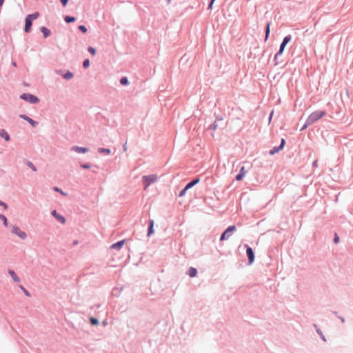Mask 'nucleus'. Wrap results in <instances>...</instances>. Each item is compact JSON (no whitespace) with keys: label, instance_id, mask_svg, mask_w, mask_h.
<instances>
[{"label":"nucleus","instance_id":"nucleus-1","mask_svg":"<svg viewBox=\"0 0 353 353\" xmlns=\"http://www.w3.org/2000/svg\"><path fill=\"white\" fill-rule=\"evenodd\" d=\"M325 115V111H315L312 112L307 118V125H312Z\"/></svg>","mask_w":353,"mask_h":353},{"label":"nucleus","instance_id":"nucleus-2","mask_svg":"<svg viewBox=\"0 0 353 353\" xmlns=\"http://www.w3.org/2000/svg\"><path fill=\"white\" fill-rule=\"evenodd\" d=\"M157 179H158V177L156 174H150L148 176H143L142 179H143V183L144 184V190H146L150 184L157 181Z\"/></svg>","mask_w":353,"mask_h":353},{"label":"nucleus","instance_id":"nucleus-3","mask_svg":"<svg viewBox=\"0 0 353 353\" xmlns=\"http://www.w3.org/2000/svg\"><path fill=\"white\" fill-rule=\"evenodd\" d=\"M21 98L31 103H37L39 101L36 96L31 94H23Z\"/></svg>","mask_w":353,"mask_h":353},{"label":"nucleus","instance_id":"nucleus-4","mask_svg":"<svg viewBox=\"0 0 353 353\" xmlns=\"http://www.w3.org/2000/svg\"><path fill=\"white\" fill-rule=\"evenodd\" d=\"M290 40H291V36H290V35L284 37L283 42L280 46L279 51L275 55V59H276L279 54H282L285 46L290 41Z\"/></svg>","mask_w":353,"mask_h":353},{"label":"nucleus","instance_id":"nucleus-5","mask_svg":"<svg viewBox=\"0 0 353 353\" xmlns=\"http://www.w3.org/2000/svg\"><path fill=\"white\" fill-rule=\"evenodd\" d=\"M236 230V227L234 225H231L228 227L226 230L222 234L220 240L223 241L225 239H228L230 236V234Z\"/></svg>","mask_w":353,"mask_h":353},{"label":"nucleus","instance_id":"nucleus-6","mask_svg":"<svg viewBox=\"0 0 353 353\" xmlns=\"http://www.w3.org/2000/svg\"><path fill=\"white\" fill-rule=\"evenodd\" d=\"M12 232L17 235L19 238L21 239H25L27 236L26 232L21 231L20 228L18 226H13L12 228Z\"/></svg>","mask_w":353,"mask_h":353},{"label":"nucleus","instance_id":"nucleus-7","mask_svg":"<svg viewBox=\"0 0 353 353\" xmlns=\"http://www.w3.org/2000/svg\"><path fill=\"white\" fill-rule=\"evenodd\" d=\"M197 183H199V179H195L194 180L188 183L185 188L179 193V196H183L185 194L186 190L196 185Z\"/></svg>","mask_w":353,"mask_h":353},{"label":"nucleus","instance_id":"nucleus-8","mask_svg":"<svg viewBox=\"0 0 353 353\" xmlns=\"http://www.w3.org/2000/svg\"><path fill=\"white\" fill-rule=\"evenodd\" d=\"M285 139H281V145L279 147H274L270 151V154L271 155H274V154L277 153L278 152H279L280 150H281L284 145H285Z\"/></svg>","mask_w":353,"mask_h":353},{"label":"nucleus","instance_id":"nucleus-9","mask_svg":"<svg viewBox=\"0 0 353 353\" xmlns=\"http://www.w3.org/2000/svg\"><path fill=\"white\" fill-rule=\"evenodd\" d=\"M246 253L249 259V263H252L254 260V254L252 249L250 247H248L246 250Z\"/></svg>","mask_w":353,"mask_h":353},{"label":"nucleus","instance_id":"nucleus-10","mask_svg":"<svg viewBox=\"0 0 353 353\" xmlns=\"http://www.w3.org/2000/svg\"><path fill=\"white\" fill-rule=\"evenodd\" d=\"M51 214L57 221H60L61 223L63 224L65 223V219L61 214H58L56 210H52Z\"/></svg>","mask_w":353,"mask_h":353},{"label":"nucleus","instance_id":"nucleus-11","mask_svg":"<svg viewBox=\"0 0 353 353\" xmlns=\"http://www.w3.org/2000/svg\"><path fill=\"white\" fill-rule=\"evenodd\" d=\"M72 150L78 153H85L88 151V148L79 146H74Z\"/></svg>","mask_w":353,"mask_h":353},{"label":"nucleus","instance_id":"nucleus-12","mask_svg":"<svg viewBox=\"0 0 353 353\" xmlns=\"http://www.w3.org/2000/svg\"><path fill=\"white\" fill-rule=\"evenodd\" d=\"M32 26V21L28 18H26V23L24 30L26 32H28L30 30Z\"/></svg>","mask_w":353,"mask_h":353},{"label":"nucleus","instance_id":"nucleus-13","mask_svg":"<svg viewBox=\"0 0 353 353\" xmlns=\"http://www.w3.org/2000/svg\"><path fill=\"white\" fill-rule=\"evenodd\" d=\"M21 118L27 121L30 125H32L33 127L36 126L37 125V122L32 120L31 118L26 116V115H21Z\"/></svg>","mask_w":353,"mask_h":353},{"label":"nucleus","instance_id":"nucleus-14","mask_svg":"<svg viewBox=\"0 0 353 353\" xmlns=\"http://www.w3.org/2000/svg\"><path fill=\"white\" fill-rule=\"evenodd\" d=\"M8 273L10 275V276L12 278V279L14 280V282L18 283L20 281V279L17 276V275L13 270H10L8 271Z\"/></svg>","mask_w":353,"mask_h":353},{"label":"nucleus","instance_id":"nucleus-15","mask_svg":"<svg viewBox=\"0 0 353 353\" xmlns=\"http://www.w3.org/2000/svg\"><path fill=\"white\" fill-rule=\"evenodd\" d=\"M245 168L244 167H242L241 170H240V172L239 174H238L236 176V179L237 181H240L243 179V177L245 176Z\"/></svg>","mask_w":353,"mask_h":353},{"label":"nucleus","instance_id":"nucleus-16","mask_svg":"<svg viewBox=\"0 0 353 353\" xmlns=\"http://www.w3.org/2000/svg\"><path fill=\"white\" fill-rule=\"evenodd\" d=\"M0 137L4 138L6 141H9L10 140L9 134L3 129L0 130Z\"/></svg>","mask_w":353,"mask_h":353},{"label":"nucleus","instance_id":"nucleus-17","mask_svg":"<svg viewBox=\"0 0 353 353\" xmlns=\"http://www.w3.org/2000/svg\"><path fill=\"white\" fill-rule=\"evenodd\" d=\"M124 243H125V240L119 241V242L112 245L111 248H114V249H120L123 245Z\"/></svg>","mask_w":353,"mask_h":353},{"label":"nucleus","instance_id":"nucleus-18","mask_svg":"<svg viewBox=\"0 0 353 353\" xmlns=\"http://www.w3.org/2000/svg\"><path fill=\"white\" fill-rule=\"evenodd\" d=\"M153 227H154V221L153 220H150V225H149L148 232V236H150L152 234H153V232H154Z\"/></svg>","mask_w":353,"mask_h":353},{"label":"nucleus","instance_id":"nucleus-19","mask_svg":"<svg viewBox=\"0 0 353 353\" xmlns=\"http://www.w3.org/2000/svg\"><path fill=\"white\" fill-rule=\"evenodd\" d=\"M39 16V12H34V13H33V14H28V15L26 17V18H28V19H30V20L32 21V20L37 19V17H38Z\"/></svg>","mask_w":353,"mask_h":353},{"label":"nucleus","instance_id":"nucleus-20","mask_svg":"<svg viewBox=\"0 0 353 353\" xmlns=\"http://www.w3.org/2000/svg\"><path fill=\"white\" fill-rule=\"evenodd\" d=\"M41 31L43 34L44 37H48L50 34V31L46 27H42Z\"/></svg>","mask_w":353,"mask_h":353},{"label":"nucleus","instance_id":"nucleus-21","mask_svg":"<svg viewBox=\"0 0 353 353\" xmlns=\"http://www.w3.org/2000/svg\"><path fill=\"white\" fill-rule=\"evenodd\" d=\"M196 273H197V270L196 268H190L189 269L188 274L190 275V276H191V277L195 276L196 275Z\"/></svg>","mask_w":353,"mask_h":353},{"label":"nucleus","instance_id":"nucleus-22","mask_svg":"<svg viewBox=\"0 0 353 353\" xmlns=\"http://www.w3.org/2000/svg\"><path fill=\"white\" fill-rule=\"evenodd\" d=\"M98 151H99V153H105L107 154H109L111 152L110 149L103 148H99Z\"/></svg>","mask_w":353,"mask_h":353},{"label":"nucleus","instance_id":"nucleus-23","mask_svg":"<svg viewBox=\"0 0 353 353\" xmlns=\"http://www.w3.org/2000/svg\"><path fill=\"white\" fill-rule=\"evenodd\" d=\"M270 23H268L266 26L265 29V40H267L270 34Z\"/></svg>","mask_w":353,"mask_h":353},{"label":"nucleus","instance_id":"nucleus-24","mask_svg":"<svg viewBox=\"0 0 353 353\" xmlns=\"http://www.w3.org/2000/svg\"><path fill=\"white\" fill-rule=\"evenodd\" d=\"M65 21L67 23L74 22L75 21V18L74 17L66 16L65 17Z\"/></svg>","mask_w":353,"mask_h":353},{"label":"nucleus","instance_id":"nucleus-25","mask_svg":"<svg viewBox=\"0 0 353 353\" xmlns=\"http://www.w3.org/2000/svg\"><path fill=\"white\" fill-rule=\"evenodd\" d=\"M73 74L70 72H68L65 74H63V78L65 79H70L73 77Z\"/></svg>","mask_w":353,"mask_h":353},{"label":"nucleus","instance_id":"nucleus-26","mask_svg":"<svg viewBox=\"0 0 353 353\" xmlns=\"http://www.w3.org/2000/svg\"><path fill=\"white\" fill-rule=\"evenodd\" d=\"M120 82L122 85H126L128 84V78L125 77H123L121 79Z\"/></svg>","mask_w":353,"mask_h":353},{"label":"nucleus","instance_id":"nucleus-27","mask_svg":"<svg viewBox=\"0 0 353 353\" xmlns=\"http://www.w3.org/2000/svg\"><path fill=\"white\" fill-rule=\"evenodd\" d=\"M0 219H1V220H3V225H4L5 226H7V225H8V221H7V219H6V217L4 215H3V214H0Z\"/></svg>","mask_w":353,"mask_h":353},{"label":"nucleus","instance_id":"nucleus-28","mask_svg":"<svg viewBox=\"0 0 353 353\" xmlns=\"http://www.w3.org/2000/svg\"><path fill=\"white\" fill-rule=\"evenodd\" d=\"M88 52H89L90 53H91V54H92V55H93V56H94V55H95V54H96V50H95L94 48H92V47H91V46H90V47H88Z\"/></svg>","mask_w":353,"mask_h":353},{"label":"nucleus","instance_id":"nucleus-29","mask_svg":"<svg viewBox=\"0 0 353 353\" xmlns=\"http://www.w3.org/2000/svg\"><path fill=\"white\" fill-rule=\"evenodd\" d=\"M28 166L29 168H30L34 172H36L37 171V168L36 167L31 163V162H28L27 163Z\"/></svg>","mask_w":353,"mask_h":353},{"label":"nucleus","instance_id":"nucleus-30","mask_svg":"<svg viewBox=\"0 0 353 353\" xmlns=\"http://www.w3.org/2000/svg\"><path fill=\"white\" fill-rule=\"evenodd\" d=\"M90 323L92 324V325H97L99 323V321L95 319V318H90Z\"/></svg>","mask_w":353,"mask_h":353},{"label":"nucleus","instance_id":"nucleus-31","mask_svg":"<svg viewBox=\"0 0 353 353\" xmlns=\"http://www.w3.org/2000/svg\"><path fill=\"white\" fill-rule=\"evenodd\" d=\"M83 65L85 68H87L90 65V61L89 59H85Z\"/></svg>","mask_w":353,"mask_h":353},{"label":"nucleus","instance_id":"nucleus-32","mask_svg":"<svg viewBox=\"0 0 353 353\" xmlns=\"http://www.w3.org/2000/svg\"><path fill=\"white\" fill-rule=\"evenodd\" d=\"M79 29L83 33H85L87 32V28L85 26H79Z\"/></svg>","mask_w":353,"mask_h":353},{"label":"nucleus","instance_id":"nucleus-33","mask_svg":"<svg viewBox=\"0 0 353 353\" xmlns=\"http://www.w3.org/2000/svg\"><path fill=\"white\" fill-rule=\"evenodd\" d=\"M54 190L56 191V192H60L62 195H66L65 193H64L61 190H60L59 188L57 187H54Z\"/></svg>","mask_w":353,"mask_h":353},{"label":"nucleus","instance_id":"nucleus-34","mask_svg":"<svg viewBox=\"0 0 353 353\" xmlns=\"http://www.w3.org/2000/svg\"><path fill=\"white\" fill-rule=\"evenodd\" d=\"M21 288V290L23 291L24 294L28 296H30V293L28 292V291L25 289L23 286H21L20 287Z\"/></svg>","mask_w":353,"mask_h":353},{"label":"nucleus","instance_id":"nucleus-35","mask_svg":"<svg viewBox=\"0 0 353 353\" xmlns=\"http://www.w3.org/2000/svg\"><path fill=\"white\" fill-rule=\"evenodd\" d=\"M339 236L336 234H335L334 239V242L335 243H337L339 242Z\"/></svg>","mask_w":353,"mask_h":353},{"label":"nucleus","instance_id":"nucleus-36","mask_svg":"<svg viewBox=\"0 0 353 353\" xmlns=\"http://www.w3.org/2000/svg\"><path fill=\"white\" fill-rule=\"evenodd\" d=\"M0 205L3 206L5 210L8 208V205L6 203L0 201Z\"/></svg>","mask_w":353,"mask_h":353},{"label":"nucleus","instance_id":"nucleus-37","mask_svg":"<svg viewBox=\"0 0 353 353\" xmlns=\"http://www.w3.org/2000/svg\"><path fill=\"white\" fill-rule=\"evenodd\" d=\"M310 125H307V121H306V123L304 125H303V127L301 128V130H303L305 129H306Z\"/></svg>","mask_w":353,"mask_h":353},{"label":"nucleus","instance_id":"nucleus-38","mask_svg":"<svg viewBox=\"0 0 353 353\" xmlns=\"http://www.w3.org/2000/svg\"><path fill=\"white\" fill-rule=\"evenodd\" d=\"M61 2L63 4V6H65L68 3V0H61Z\"/></svg>","mask_w":353,"mask_h":353},{"label":"nucleus","instance_id":"nucleus-39","mask_svg":"<svg viewBox=\"0 0 353 353\" xmlns=\"http://www.w3.org/2000/svg\"><path fill=\"white\" fill-rule=\"evenodd\" d=\"M81 167H82L83 168H85V169H88V168H90V165H87V164H83V165H81Z\"/></svg>","mask_w":353,"mask_h":353},{"label":"nucleus","instance_id":"nucleus-40","mask_svg":"<svg viewBox=\"0 0 353 353\" xmlns=\"http://www.w3.org/2000/svg\"><path fill=\"white\" fill-rule=\"evenodd\" d=\"M214 1V0H212V1H211L210 3V5H209V8H208L209 9L212 8V4H213Z\"/></svg>","mask_w":353,"mask_h":353},{"label":"nucleus","instance_id":"nucleus-41","mask_svg":"<svg viewBox=\"0 0 353 353\" xmlns=\"http://www.w3.org/2000/svg\"><path fill=\"white\" fill-rule=\"evenodd\" d=\"M273 113H274V112H273V111H272V112H271V113H270V121H271V119H272V117Z\"/></svg>","mask_w":353,"mask_h":353},{"label":"nucleus","instance_id":"nucleus-42","mask_svg":"<svg viewBox=\"0 0 353 353\" xmlns=\"http://www.w3.org/2000/svg\"><path fill=\"white\" fill-rule=\"evenodd\" d=\"M4 0H0V7L3 5Z\"/></svg>","mask_w":353,"mask_h":353},{"label":"nucleus","instance_id":"nucleus-43","mask_svg":"<svg viewBox=\"0 0 353 353\" xmlns=\"http://www.w3.org/2000/svg\"><path fill=\"white\" fill-rule=\"evenodd\" d=\"M313 165L314 166H317V161H315L314 163H313Z\"/></svg>","mask_w":353,"mask_h":353},{"label":"nucleus","instance_id":"nucleus-44","mask_svg":"<svg viewBox=\"0 0 353 353\" xmlns=\"http://www.w3.org/2000/svg\"><path fill=\"white\" fill-rule=\"evenodd\" d=\"M12 65H13L14 66H16V63H15V62H13V63H12Z\"/></svg>","mask_w":353,"mask_h":353},{"label":"nucleus","instance_id":"nucleus-45","mask_svg":"<svg viewBox=\"0 0 353 353\" xmlns=\"http://www.w3.org/2000/svg\"><path fill=\"white\" fill-rule=\"evenodd\" d=\"M170 1H171V0H167V1H168V3H170Z\"/></svg>","mask_w":353,"mask_h":353}]
</instances>
